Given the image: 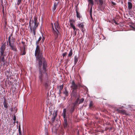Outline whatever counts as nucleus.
<instances>
[{"instance_id": "nucleus-31", "label": "nucleus", "mask_w": 135, "mask_h": 135, "mask_svg": "<svg viewBox=\"0 0 135 135\" xmlns=\"http://www.w3.org/2000/svg\"><path fill=\"white\" fill-rule=\"evenodd\" d=\"M84 99L83 98H81L80 100H79V102L78 104H80L82 103L84 101Z\"/></svg>"}, {"instance_id": "nucleus-29", "label": "nucleus", "mask_w": 135, "mask_h": 135, "mask_svg": "<svg viewBox=\"0 0 135 135\" xmlns=\"http://www.w3.org/2000/svg\"><path fill=\"white\" fill-rule=\"evenodd\" d=\"M93 102L92 101H91L90 102V104H89V107H92L93 106Z\"/></svg>"}, {"instance_id": "nucleus-34", "label": "nucleus", "mask_w": 135, "mask_h": 135, "mask_svg": "<svg viewBox=\"0 0 135 135\" xmlns=\"http://www.w3.org/2000/svg\"><path fill=\"white\" fill-rule=\"evenodd\" d=\"M36 28H33V34L34 35H36L35 33V30Z\"/></svg>"}, {"instance_id": "nucleus-39", "label": "nucleus", "mask_w": 135, "mask_h": 135, "mask_svg": "<svg viewBox=\"0 0 135 135\" xmlns=\"http://www.w3.org/2000/svg\"><path fill=\"white\" fill-rule=\"evenodd\" d=\"M67 54V52H65L64 53H63L62 54V56H63V57H64Z\"/></svg>"}, {"instance_id": "nucleus-32", "label": "nucleus", "mask_w": 135, "mask_h": 135, "mask_svg": "<svg viewBox=\"0 0 135 135\" xmlns=\"http://www.w3.org/2000/svg\"><path fill=\"white\" fill-rule=\"evenodd\" d=\"M26 54V52L25 51V47H24V50L23 52L22 53H21V55H25Z\"/></svg>"}, {"instance_id": "nucleus-20", "label": "nucleus", "mask_w": 135, "mask_h": 135, "mask_svg": "<svg viewBox=\"0 0 135 135\" xmlns=\"http://www.w3.org/2000/svg\"><path fill=\"white\" fill-rule=\"evenodd\" d=\"M34 23V25L33 28H36L38 26V24H37L36 21L35 20V21L33 22Z\"/></svg>"}, {"instance_id": "nucleus-17", "label": "nucleus", "mask_w": 135, "mask_h": 135, "mask_svg": "<svg viewBox=\"0 0 135 135\" xmlns=\"http://www.w3.org/2000/svg\"><path fill=\"white\" fill-rule=\"evenodd\" d=\"M78 58L77 57V56H75L74 58V64L75 65H76L78 61Z\"/></svg>"}, {"instance_id": "nucleus-49", "label": "nucleus", "mask_w": 135, "mask_h": 135, "mask_svg": "<svg viewBox=\"0 0 135 135\" xmlns=\"http://www.w3.org/2000/svg\"><path fill=\"white\" fill-rule=\"evenodd\" d=\"M133 28L132 30L135 31V28L133 27Z\"/></svg>"}, {"instance_id": "nucleus-14", "label": "nucleus", "mask_w": 135, "mask_h": 135, "mask_svg": "<svg viewBox=\"0 0 135 135\" xmlns=\"http://www.w3.org/2000/svg\"><path fill=\"white\" fill-rule=\"evenodd\" d=\"M128 8L129 9H131L132 7V3L130 2H128Z\"/></svg>"}, {"instance_id": "nucleus-11", "label": "nucleus", "mask_w": 135, "mask_h": 135, "mask_svg": "<svg viewBox=\"0 0 135 135\" xmlns=\"http://www.w3.org/2000/svg\"><path fill=\"white\" fill-rule=\"evenodd\" d=\"M7 104L8 103H7L6 99H4L3 102V105H4V107L6 108H8Z\"/></svg>"}, {"instance_id": "nucleus-24", "label": "nucleus", "mask_w": 135, "mask_h": 135, "mask_svg": "<svg viewBox=\"0 0 135 135\" xmlns=\"http://www.w3.org/2000/svg\"><path fill=\"white\" fill-rule=\"evenodd\" d=\"M16 1L17 5H19L20 4H21L22 0H16Z\"/></svg>"}, {"instance_id": "nucleus-45", "label": "nucleus", "mask_w": 135, "mask_h": 135, "mask_svg": "<svg viewBox=\"0 0 135 135\" xmlns=\"http://www.w3.org/2000/svg\"><path fill=\"white\" fill-rule=\"evenodd\" d=\"M73 28V29L74 30H76V29L75 27V26H74V27H72Z\"/></svg>"}, {"instance_id": "nucleus-21", "label": "nucleus", "mask_w": 135, "mask_h": 135, "mask_svg": "<svg viewBox=\"0 0 135 135\" xmlns=\"http://www.w3.org/2000/svg\"><path fill=\"white\" fill-rule=\"evenodd\" d=\"M73 50L72 49H71L70 50V51L69 52L68 54V57H70L73 54Z\"/></svg>"}, {"instance_id": "nucleus-43", "label": "nucleus", "mask_w": 135, "mask_h": 135, "mask_svg": "<svg viewBox=\"0 0 135 135\" xmlns=\"http://www.w3.org/2000/svg\"><path fill=\"white\" fill-rule=\"evenodd\" d=\"M74 32L75 35H76V29L74 30Z\"/></svg>"}, {"instance_id": "nucleus-48", "label": "nucleus", "mask_w": 135, "mask_h": 135, "mask_svg": "<svg viewBox=\"0 0 135 135\" xmlns=\"http://www.w3.org/2000/svg\"><path fill=\"white\" fill-rule=\"evenodd\" d=\"M42 40L43 41H44V37H43V38H42Z\"/></svg>"}, {"instance_id": "nucleus-16", "label": "nucleus", "mask_w": 135, "mask_h": 135, "mask_svg": "<svg viewBox=\"0 0 135 135\" xmlns=\"http://www.w3.org/2000/svg\"><path fill=\"white\" fill-rule=\"evenodd\" d=\"M56 113L55 114H53V116L51 118V120L52 121V123H54L55 121V119L56 117Z\"/></svg>"}, {"instance_id": "nucleus-30", "label": "nucleus", "mask_w": 135, "mask_h": 135, "mask_svg": "<svg viewBox=\"0 0 135 135\" xmlns=\"http://www.w3.org/2000/svg\"><path fill=\"white\" fill-rule=\"evenodd\" d=\"M80 29L81 30L82 32H83V33L84 34L85 33V29L84 28V27H83L80 28Z\"/></svg>"}, {"instance_id": "nucleus-38", "label": "nucleus", "mask_w": 135, "mask_h": 135, "mask_svg": "<svg viewBox=\"0 0 135 135\" xmlns=\"http://www.w3.org/2000/svg\"><path fill=\"white\" fill-rule=\"evenodd\" d=\"M10 38H11V36H10L9 37L8 39V42H9V43H12L11 42Z\"/></svg>"}, {"instance_id": "nucleus-28", "label": "nucleus", "mask_w": 135, "mask_h": 135, "mask_svg": "<svg viewBox=\"0 0 135 135\" xmlns=\"http://www.w3.org/2000/svg\"><path fill=\"white\" fill-rule=\"evenodd\" d=\"M92 7H91L90 10V17H92Z\"/></svg>"}, {"instance_id": "nucleus-15", "label": "nucleus", "mask_w": 135, "mask_h": 135, "mask_svg": "<svg viewBox=\"0 0 135 135\" xmlns=\"http://www.w3.org/2000/svg\"><path fill=\"white\" fill-rule=\"evenodd\" d=\"M63 93L66 96H68L69 95L68 91L66 88H65V90L63 91Z\"/></svg>"}, {"instance_id": "nucleus-51", "label": "nucleus", "mask_w": 135, "mask_h": 135, "mask_svg": "<svg viewBox=\"0 0 135 135\" xmlns=\"http://www.w3.org/2000/svg\"><path fill=\"white\" fill-rule=\"evenodd\" d=\"M61 93V91H60V90H59V94H60Z\"/></svg>"}, {"instance_id": "nucleus-7", "label": "nucleus", "mask_w": 135, "mask_h": 135, "mask_svg": "<svg viewBox=\"0 0 135 135\" xmlns=\"http://www.w3.org/2000/svg\"><path fill=\"white\" fill-rule=\"evenodd\" d=\"M1 56H2V57H1V61L3 62V63H2V64L4 66L5 64V63L7 62V61H6L4 59V57L6 56H4L3 55H1Z\"/></svg>"}, {"instance_id": "nucleus-1", "label": "nucleus", "mask_w": 135, "mask_h": 135, "mask_svg": "<svg viewBox=\"0 0 135 135\" xmlns=\"http://www.w3.org/2000/svg\"><path fill=\"white\" fill-rule=\"evenodd\" d=\"M38 68L39 71L46 72L47 70V64L45 59L42 57L39 59Z\"/></svg>"}, {"instance_id": "nucleus-27", "label": "nucleus", "mask_w": 135, "mask_h": 135, "mask_svg": "<svg viewBox=\"0 0 135 135\" xmlns=\"http://www.w3.org/2000/svg\"><path fill=\"white\" fill-rule=\"evenodd\" d=\"M31 23H30V22H29V27L30 30V31L31 32H32L33 31V29H32V27L31 26Z\"/></svg>"}, {"instance_id": "nucleus-4", "label": "nucleus", "mask_w": 135, "mask_h": 135, "mask_svg": "<svg viewBox=\"0 0 135 135\" xmlns=\"http://www.w3.org/2000/svg\"><path fill=\"white\" fill-rule=\"evenodd\" d=\"M6 43H4L2 44L0 48V53L1 55L6 56V52H4L6 49Z\"/></svg>"}, {"instance_id": "nucleus-26", "label": "nucleus", "mask_w": 135, "mask_h": 135, "mask_svg": "<svg viewBox=\"0 0 135 135\" xmlns=\"http://www.w3.org/2000/svg\"><path fill=\"white\" fill-rule=\"evenodd\" d=\"M54 26L55 28V30H58L59 26H58L57 25L54 24Z\"/></svg>"}, {"instance_id": "nucleus-3", "label": "nucleus", "mask_w": 135, "mask_h": 135, "mask_svg": "<svg viewBox=\"0 0 135 135\" xmlns=\"http://www.w3.org/2000/svg\"><path fill=\"white\" fill-rule=\"evenodd\" d=\"M35 55L36 57L37 61H39V59L43 57L42 54L40 52V49L38 45L36 46Z\"/></svg>"}, {"instance_id": "nucleus-23", "label": "nucleus", "mask_w": 135, "mask_h": 135, "mask_svg": "<svg viewBox=\"0 0 135 135\" xmlns=\"http://www.w3.org/2000/svg\"><path fill=\"white\" fill-rule=\"evenodd\" d=\"M76 16H77V17L79 18H80L81 17V16L80 15V14L77 11H76Z\"/></svg>"}, {"instance_id": "nucleus-2", "label": "nucleus", "mask_w": 135, "mask_h": 135, "mask_svg": "<svg viewBox=\"0 0 135 135\" xmlns=\"http://www.w3.org/2000/svg\"><path fill=\"white\" fill-rule=\"evenodd\" d=\"M48 77L46 72L39 71L38 81L40 84H41L43 82L47 81L48 80Z\"/></svg>"}, {"instance_id": "nucleus-40", "label": "nucleus", "mask_w": 135, "mask_h": 135, "mask_svg": "<svg viewBox=\"0 0 135 135\" xmlns=\"http://www.w3.org/2000/svg\"><path fill=\"white\" fill-rule=\"evenodd\" d=\"M72 21L73 20H70V26L73 24L72 22Z\"/></svg>"}, {"instance_id": "nucleus-41", "label": "nucleus", "mask_w": 135, "mask_h": 135, "mask_svg": "<svg viewBox=\"0 0 135 135\" xmlns=\"http://www.w3.org/2000/svg\"><path fill=\"white\" fill-rule=\"evenodd\" d=\"M39 43V41H38V40H37L36 41V44L37 45H38V44Z\"/></svg>"}, {"instance_id": "nucleus-25", "label": "nucleus", "mask_w": 135, "mask_h": 135, "mask_svg": "<svg viewBox=\"0 0 135 135\" xmlns=\"http://www.w3.org/2000/svg\"><path fill=\"white\" fill-rule=\"evenodd\" d=\"M79 98H77V99H76V101H75V102L74 105H75L77 103H79Z\"/></svg>"}, {"instance_id": "nucleus-33", "label": "nucleus", "mask_w": 135, "mask_h": 135, "mask_svg": "<svg viewBox=\"0 0 135 135\" xmlns=\"http://www.w3.org/2000/svg\"><path fill=\"white\" fill-rule=\"evenodd\" d=\"M18 132L20 135H21V127L20 126L18 127Z\"/></svg>"}, {"instance_id": "nucleus-44", "label": "nucleus", "mask_w": 135, "mask_h": 135, "mask_svg": "<svg viewBox=\"0 0 135 135\" xmlns=\"http://www.w3.org/2000/svg\"><path fill=\"white\" fill-rule=\"evenodd\" d=\"M41 38H42V37H41V36H40V37H39V38H38V41H40L41 40Z\"/></svg>"}, {"instance_id": "nucleus-36", "label": "nucleus", "mask_w": 135, "mask_h": 135, "mask_svg": "<svg viewBox=\"0 0 135 135\" xmlns=\"http://www.w3.org/2000/svg\"><path fill=\"white\" fill-rule=\"evenodd\" d=\"M88 2L91 3V4H93V0H88Z\"/></svg>"}, {"instance_id": "nucleus-19", "label": "nucleus", "mask_w": 135, "mask_h": 135, "mask_svg": "<svg viewBox=\"0 0 135 135\" xmlns=\"http://www.w3.org/2000/svg\"><path fill=\"white\" fill-rule=\"evenodd\" d=\"M72 95L73 96L76 97V93L75 90H73L72 91Z\"/></svg>"}, {"instance_id": "nucleus-5", "label": "nucleus", "mask_w": 135, "mask_h": 135, "mask_svg": "<svg viewBox=\"0 0 135 135\" xmlns=\"http://www.w3.org/2000/svg\"><path fill=\"white\" fill-rule=\"evenodd\" d=\"M77 85L75 84L74 81H73L72 82L71 85V88L73 89V90H74L77 89Z\"/></svg>"}, {"instance_id": "nucleus-42", "label": "nucleus", "mask_w": 135, "mask_h": 135, "mask_svg": "<svg viewBox=\"0 0 135 135\" xmlns=\"http://www.w3.org/2000/svg\"><path fill=\"white\" fill-rule=\"evenodd\" d=\"M13 120L14 121V122H15V120H16V116H15V115H14L13 118Z\"/></svg>"}, {"instance_id": "nucleus-18", "label": "nucleus", "mask_w": 135, "mask_h": 135, "mask_svg": "<svg viewBox=\"0 0 135 135\" xmlns=\"http://www.w3.org/2000/svg\"><path fill=\"white\" fill-rule=\"evenodd\" d=\"M77 26L79 28H83V27H84V25L83 24V23H79L77 24Z\"/></svg>"}, {"instance_id": "nucleus-35", "label": "nucleus", "mask_w": 135, "mask_h": 135, "mask_svg": "<svg viewBox=\"0 0 135 135\" xmlns=\"http://www.w3.org/2000/svg\"><path fill=\"white\" fill-rule=\"evenodd\" d=\"M63 89V85H61L59 87V90L61 91Z\"/></svg>"}, {"instance_id": "nucleus-52", "label": "nucleus", "mask_w": 135, "mask_h": 135, "mask_svg": "<svg viewBox=\"0 0 135 135\" xmlns=\"http://www.w3.org/2000/svg\"><path fill=\"white\" fill-rule=\"evenodd\" d=\"M1 56H0V62H1Z\"/></svg>"}, {"instance_id": "nucleus-10", "label": "nucleus", "mask_w": 135, "mask_h": 135, "mask_svg": "<svg viewBox=\"0 0 135 135\" xmlns=\"http://www.w3.org/2000/svg\"><path fill=\"white\" fill-rule=\"evenodd\" d=\"M66 108H64L63 110V112L62 114L63 115V117L64 118H66Z\"/></svg>"}, {"instance_id": "nucleus-53", "label": "nucleus", "mask_w": 135, "mask_h": 135, "mask_svg": "<svg viewBox=\"0 0 135 135\" xmlns=\"http://www.w3.org/2000/svg\"><path fill=\"white\" fill-rule=\"evenodd\" d=\"M68 59L67 60V61H68Z\"/></svg>"}, {"instance_id": "nucleus-6", "label": "nucleus", "mask_w": 135, "mask_h": 135, "mask_svg": "<svg viewBox=\"0 0 135 135\" xmlns=\"http://www.w3.org/2000/svg\"><path fill=\"white\" fill-rule=\"evenodd\" d=\"M9 45L11 47L12 50L15 51H17L15 45H14L13 42H12L9 44Z\"/></svg>"}, {"instance_id": "nucleus-22", "label": "nucleus", "mask_w": 135, "mask_h": 135, "mask_svg": "<svg viewBox=\"0 0 135 135\" xmlns=\"http://www.w3.org/2000/svg\"><path fill=\"white\" fill-rule=\"evenodd\" d=\"M74 105L73 107H72L70 110V112L71 114L74 111Z\"/></svg>"}, {"instance_id": "nucleus-12", "label": "nucleus", "mask_w": 135, "mask_h": 135, "mask_svg": "<svg viewBox=\"0 0 135 135\" xmlns=\"http://www.w3.org/2000/svg\"><path fill=\"white\" fill-rule=\"evenodd\" d=\"M117 111L119 113H122L123 114H125L126 111L124 110H120L119 109H117Z\"/></svg>"}, {"instance_id": "nucleus-47", "label": "nucleus", "mask_w": 135, "mask_h": 135, "mask_svg": "<svg viewBox=\"0 0 135 135\" xmlns=\"http://www.w3.org/2000/svg\"><path fill=\"white\" fill-rule=\"evenodd\" d=\"M74 26H75L73 24L72 25L70 26L71 27H74Z\"/></svg>"}, {"instance_id": "nucleus-8", "label": "nucleus", "mask_w": 135, "mask_h": 135, "mask_svg": "<svg viewBox=\"0 0 135 135\" xmlns=\"http://www.w3.org/2000/svg\"><path fill=\"white\" fill-rule=\"evenodd\" d=\"M59 2H58L57 3L56 2H54V3L53 7L52 9L53 12H54L56 10L58 4L59 3Z\"/></svg>"}, {"instance_id": "nucleus-9", "label": "nucleus", "mask_w": 135, "mask_h": 135, "mask_svg": "<svg viewBox=\"0 0 135 135\" xmlns=\"http://www.w3.org/2000/svg\"><path fill=\"white\" fill-rule=\"evenodd\" d=\"M52 29L54 30L53 33L54 35L56 36L57 37L58 35L59 31L58 30H55L54 28V27L53 26Z\"/></svg>"}, {"instance_id": "nucleus-37", "label": "nucleus", "mask_w": 135, "mask_h": 135, "mask_svg": "<svg viewBox=\"0 0 135 135\" xmlns=\"http://www.w3.org/2000/svg\"><path fill=\"white\" fill-rule=\"evenodd\" d=\"M101 5H102L103 3V2L102 0H99Z\"/></svg>"}, {"instance_id": "nucleus-46", "label": "nucleus", "mask_w": 135, "mask_h": 135, "mask_svg": "<svg viewBox=\"0 0 135 135\" xmlns=\"http://www.w3.org/2000/svg\"><path fill=\"white\" fill-rule=\"evenodd\" d=\"M112 3L113 5H115L116 4V3L114 2H112Z\"/></svg>"}, {"instance_id": "nucleus-50", "label": "nucleus", "mask_w": 135, "mask_h": 135, "mask_svg": "<svg viewBox=\"0 0 135 135\" xmlns=\"http://www.w3.org/2000/svg\"><path fill=\"white\" fill-rule=\"evenodd\" d=\"M77 135H79V131H78L77 132Z\"/></svg>"}, {"instance_id": "nucleus-13", "label": "nucleus", "mask_w": 135, "mask_h": 135, "mask_svg": "<svg viewBox=\"0 0 135 135\" xmlns=\"http://www.w3.org/2000/svg\"><path fill=\"white\" fill-rule=\"evenodd\" d=\"M64 126L65 128L67 127L68 124L67 122L66 118H64Z\"/></svg>"}]
</instances>
